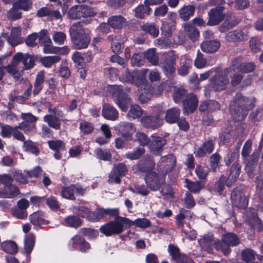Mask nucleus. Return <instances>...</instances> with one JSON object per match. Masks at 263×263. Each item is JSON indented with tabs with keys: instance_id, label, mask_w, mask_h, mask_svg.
Instances as JSON below:
<instances>
[{
	"instance_id": "obj_43",
	"label": "nucleus",
	"mask_w": 263,
	"mask_h": 263,
	"mask_svg": "<svg viewBox=\"0 0 263 263\" xmlns=\"http://www.w3.org/2000/svg\"><path fill=\"white\" fill-rule=\"evenodd\" d=\"M65 222L67 226L77 228L82 225L81 219L77 216L72 215L65 218Z\"/></svg>"
},
{
	"instance_id": "obj_47",
	"label": "nucleus",
	"mask_w": 263,
	"mask_h": 263,
	"mask_svg": "<svg viewBox=\"0 0 263 263\" xmlns=\"http://www.w3.org/2000/svg\"><path fill=\"white\" fill-rule=\"evenodd\" d=\"M35 243V236L32 234H29L25 240L24 249L25 252L29 254H30L34 246Z\"/></svg>"
},
{
	"instance_id": "obj_37",
	"label": "nucleus",
	"mask_w": 263,
	"mask_h": 263,
	"mask_svg": "<svg viewBox=\"0 0 263 263\" xmlns=\"http://www.w3.org/2000/svg\"><path fill=\"white\" fill-rule=\"evenodd\" d=\"M143 113V110L141 107L138 105L134 104L130 105L126 116L128 119H135L140 118Z\"/></svg>"
},
{
	"instance_id": "obj_9",
	"label": "nucleus",
	"mask_w": 263,
	"mask_h": 263,
	"mask_svg": "<svg viewBox=\"0 0 263 263\" xmlns=\"http://www.w3.org/2000/svg\"><path fill=\"white\" fill-rule=\"evenodd\" d=\"M115 129L127 140L132 139L133 135L136 130L133 123L126 121L120 122L115 126Z\"/></svg>"
},
{
	"instance_id": "obj_45",
	"label": "nucleus",
	"mask_w": 263,
	"mask_h": 263,
	"mask_svg": "<svg viewBox=\"0 0 263 263\" xmlns=\"http://www.w3.org/2000/svg\"><path fill=\"white\" fill-rule=\"evenodd\" d=\"M161 64L164 74L168 78L171 77L176 70L175 65L162 60H161Z\"/></svg>"
},
{
	"instance_id": "obj_29",
	"label": "nucleus",
	"mask_w": 263,
	"mask_h": 263,
	"mask_svg": "<svg viewBox=\"0 0 263 263\" xmlns=\"http://www.w3.org/2000/svg\"><path fill=\"white\" fill-rule=\"evenodd\" d=\"M107 22L110 27L114 29H120L126 23V18L121 15H114L109 17Z\"/></svg>"
},
{
	"instance_id": "obj_42",
	"label": "nucleus",
	"mask_w": 263,
	"mask_h": 263,
	"mask_svg": "<svg viewBox=\"0 0 263 263\" xmlns=\"http://www.w3.org/2000/svg\"><path fill=\"white\" fill-rule=\"evenodd\" d=\"M61 60V57L59 55L47 56L41 58V62L44 67L49 68L54 64L60 62Z\"/></svg>"
},
{
	"instance_id": "obj_10",
	"label": "nucleus",
	"mask_w": 263,
	"mask_h": 263,
	"mask_svg": "<svg viewBox=\"0 0 263 263\" xmlns=\"http://www.w3.org/2000/svg\"><path fill=\"white\" fill-rule=\"evenodd\" d=\"M176 160L174 156L168 155L162 157L157 163V168L160 174L164 176L174 167Z\"/></svg>"
},
{
	"instance_id": "obj_38",
	"label": "nucleus",
	"mask_w": 263,
	"mask_h": 263,
	"mask_svg": "<svg viewBox=\"0 0 263 263\" xmlns=\"http://www.w3.org/2000/svg\"><path fill=\"white\" fill-rule=\"evenodd\" d=\"M120 36L118 35H110L107 37V40L111 43V47L114 52H119L123 48L122 44L119 41Z\"/></svg>"
},
{
	"instance_id": "obj_40",
	"label": "nucleus",
	"mask_w": 263,
	"mask_h": 263,
	"mask_svg": "<svg viewBox=\"0 0 263 263\" xmlns=\"http://www.w3.org/2000/svg\"><path fill=\"white\" fill-rule=\"evenodd\" d=\"M23 147L26 152L35 156H37L40 153V150L36 144L30 140L24 141Z\"/></svg>"
},
{
	"instance_id": "obj_14",
	"label": "nucleus",
	"mask_w": 263,
	"mask_h": 263,
	"mask_svg": "<svg viewBox=\"0 0 263 263\" xmlns=\"http://www.w3.org/2000/svg\"><path fill=\"white\" fill-rule=\"evenodd\" d=\"M231 199L233 204L240 209H245L248 203L247 197L239 189H234L231 194Z\"/></svg>"
},
{
	"instance_id": "obj_63",
	"label": "nucleus",
	"mask_w": 263,
	"mask_h": 263,
	"mask_svg": "<svg viewBox=\"0 0 263 263\" xmlns=\"http://www.w3.org/2000/svg\"><path fill=\"white\" fill-rule=\"evenodd\" d=\"M112 170L121 177L124 176L128 172V168L124 163H119L114 165Z\"/></svg>"
},
{
	"instance_id": "obj_6",
	"label": "nucleus",
	"mask_w": 263,
	"mask_h": 263,
	"mask_svg": "<svg viewBox=\"0 0 263 263\" xmlns=\"http://www.w3.org/2000/svg\"><path fill=\"white\" fill-rule=\"evenodd\" d=\"M221 240L222 242L220 240L215 242V249L221 250L224 255H228L230 253V247L236 246L240 243L238 237L233 233L222 235Z\"/></svg>"
},
{
	"instance_id": "obj_61",
	"label": "nucleus",
	"mask_w": 263,
	"mask_h": 263,
	"mask_svg": "<svg viewBox=\"0 0 263 263\" xmlns=\"http://www.w3.org/2000/svg\"><path fill=\"white\" fill-rule=\"evenodd\" d=\"M145 62V57L143 53H135L131 59V63L135 66L143 65Z\"/></svg>"
},
{
	"instance_id": "obj_25",
	"label": "nucleus",
	"mask_w": 263,
	"mask_h": 263,
	"mask_svg": "<svg viewBox=\"0 0 263 263\" xmlns=\"http://www.w3.org/2000/svg\"><path fill=\"white\" fill-rule=\"evenodd\" d=\"M241 166L240 164L236 162L231 166L230 175L228 178L226 185L230 186L234 183L239 177L240 172Z\"/></svg>"
},
{
	"instance_id": "obj_3",
	"label": "nucleus",
	"mask_w": 263,
	"mask_h": 263,
	"mask_svg": "<svg viewBox=\"0 0 263 263\" xmlns=\"http://www.w3.org/2000/svg\"><path fill=\"white\" fill-rule=\"evenodd\" d=\"M166 107L163 104H158L155 106L152 115L145 116L142 117L141 122L145 128L155 129L160 127L163 123V115Z\"/></svg>"
},
{
	"instance_id": "obj_13",
	"label": "nucleus",
	"mask_w": 263,
	"mask_h": 263,
	"mask_svg": "<svg viewBox=\"0 0 263 263\" xmlns=\"http://www.w3.org/2000/svg\"><path fill=\"white\" fill-rule=\"evenodd\" d=\"M155 166L154 158L150 155H146L137 164V170L141 172L149 174L152 172Z\"/></svg>"
},
{
	"instance_id": "obj_23",
	"label": "nucleus",
	"mask_w": 263,
	"mask_h": 263,
	"mask_svg": "<svg viewBox=\"0 0 263 263\" xmlns=\"http://www.w3.org/2000/svg\"><path fill=\"white\" fill-rule=\"evenodd\" d=\"M102 116L106 119L115 121L119 116L118 110L110 104H105L103 106Z\"/></svg>"
},
{
	"instance_id": "obj_49",
	"label": "nucleus",
	"mask_w": 263,
	"mask_h": 263,
	"mask_svg": "<svg viewBox=\"0 0 263 263\" xmlns=\"http://www.w3.org/2000/svg\"><path fill=\"white\" fill-rule=\"evenodd\" d=\"M134 77L131 83L137 85L138 87L142 85L146 84L145 83V78L144 74L139 70H134Z\"/></svg>"
},
{
	"instance_id": "obj_64",
	"label": "nucleus",
	"mask_w": 263,
	"mask_h": 263,
	"mask_svg": "<svg viewBox=\"0 0 263 263\" xmlns=\"http://www.w3.org/2000/svg\"><path fill=\"white\" fill-rule=\"evenodd\" d=\"M186 90L181 87L175 88L173 92V100L176 102H180L182 99L186 95Z\"/></svg>"
},
{
	"instance_id": "obj_31",
	"label": "nucleus",
	"mask_w": 263,
	"mask_h": 263,
	"mask_svg": "<svg viewBox=\"0 0 263 263\" xmlns=\"http://www.w3.org/2000/svg\"><path fill=\"white\" fill-rule=\"evenodd\" d=\"M20 193V190L16 186L13 184L5 186L1 190L0 195L3 198H11L17 196Z\"/></svg>"
},
{
	"instance_id": "obj_57",
	"label": "nucleus",
	"mask_w": 263,
	"mask_h": 263,
	"mask_svg": "<svg viewBox=\"0 0 263 263\" xmlns=\"http://www.w3.org/2000/svg\"><path fill=\"white\" fill-rule=\"evenodd\" d=\"M255 252L251 249H246L242 251L241 257L246 262L249 263L255 259Z\"/></svg>"
},
{
	"instance_id": "obj_51",
	"label": "nucleus",
	"mask_w": 263,
	"mask_h": 263,
	"mask_svg": "<svg viewBox=\"0 0 263 263\" xmlns=\"http://www.w3.org/2000/svg\"><path fill=\"white\" fill-rule=\"evenodd\" d=\"M145 153L143 147H137L132 152L126 153L125 157L130 160H136L139 159Z\"/></svg>"
},
{
	"instance_id": "obj_30",
	"label": "nucleus",
	"mask_w": 263,
	"mask_h": 263,
	"mask_svg": "<svg viewBox=\"0 0 263 263\" xmlns=\"http://www.w3.org/2000/svg\"><path fill=\"white\" fill-rule=\"evenodd\" d=\"M180 115V109L176 107L167 109L165 112V120L170 124L177 122Z\"/></svg>"
},
{
	"instance_id": "obj_22",
	"label": "nucleus",
	"mask_w": 263,
	"mask_h": 263,
	"mask_svg": "<svg viewBox=\"0 0 263 263\" xmlns=\"http://www.w3.org/2000/svg\"><path fill=\"white\" fill-rule=\"evenodd\" d=\"M45 213L42 211H37L33 213L29 216L30 222L36 226H40L42 224H48L49 221L45 219Z\"/></svg>"
},
{
	"instance_id": "obj_24",
	"label": "nucleus",
	"mask_w": 263,
	"mask_h": 263,
	"mask_svg": "<svg viewBox=\"0 0 263 263\" xmlns=\"http://www.w3.org/2000/svg\"><path fill=\"white\" fill-rule=\"evenodd\" d=\"M220 47V43L217 40L206 41L200 45L202 51L206 53H214Z\"/></svg>"
},
{
	"instance_id": "obj_39",
	"label": "nucleus",
	"mask_w": 263,
	"mask_h": 263,
	"mask_svg": "<svg viewBox=\"0 0 263 263\" xmlns=\"http://www.w3.org/2000/svg\"><path fill=\"white\" fill-rule=\"evenodd\" d=\"M143 53L145 59H146L149 63L154 65H158L159 62V58L155 49H149Z\"/></svg>"
},
{
	"instance_id": "obj_50",
	"label": "nucleus",
	"mask_w": 263,
	"mask_h": 263,
	"mask_svg": "<svg viewBox=\"0 0 263 263\" xmlns=\"http://www.w3.org/2000/svg\"><path fill=\"white\" fill-rule=\"evenodd\" d=\"M74 184L68 187H63L61 190V196L63 198L69 200H74L75 196L73 191Z\"/></svg>"
},
{
	"instance_id": "obj_26",
	"label": "nucleus",
	"mask_w": 263,
	"mask_h": 263,
	"mask_svg": "<svg viewBox=\"0 0 263 263\" xmlns=\"http://www.w3.org/2000/svg\"><path fill=\"white\" fill-rule=\"evenodd\" d=\"M70 39L86 34L81 22H77L72 24L69 30Z\"/></svg>"
},
{
	"instance_id": "obj_62",
	"label": "nucleus",
	"mask_w": 263,
	"mask_h": 263,
	"mask_svg": "<svg viewBox=\"0 0 263 263\" xmlns=\"http://www.w3.org/2000/svg\"><path fill=\"white\" fill-rule=\"evenodd\" d=\"M67 36L65 33L62 31H54L53 33L52 39L53 41L59 45L64 44Z\"/></svg>"
},
{
	"instance_id": "obj_60",
	"label": "nucleus",
	"mask_w": 263,
	"mask_h": 263,
	"mask_svg": "<svg viewBox=\"0 0 263 263\" xmlns=\"http://www.w3.org/2000/svg\"><path fill=\"white\" fill-rule=\"evenodd\" d=\"M143 30L148 33L154 37L158 36L159 34V29L154 24H146L141 26Z\"/></svg>"
},
{
	"instance_id": "obj_58",
	"label": "nucleus",
	"mask_w": 263,
	"mask_h": 263,
	"mask_svg": "<svg viewBox=\"0 0 263 263\" xmlns=\"http://www.w3.org/2000/svg\"><path fill=\"white\" fill-rule=\"evenodd\" d=\"M37 38L41 44H52V41L49 36L48 31L46 29L42 30L37 33Z\"/></svg>"
},
{
	"instance_id": "obj_16",
	"label": "nucleus",
	"mask_w": 263,
	"mask_h": 263,
	"mask_svg": "<svg viewBox=\"0 0 263 263\" xmlns=\"http://www.w3.org/2000/svg\"><path fill=\"white\" fill-rule=\"evenodd\" d=\"M168 250L172 259L176 263H193V261L186 255L179 252V249L178 247L170 245Z\"/></svg>"
},
{
	"instance_id": "obj_36",
	"label": "nucleus",
	"mask_w": 263,
	"mask_h": 263,
	"mask_svg": "<svg viewBox=\"0 0 263 263\" xmlns=\"http://www.w3.org/2000/svg\"><path fill=\"white\" fill-rule=\"evenodd\" d=\"M45 80V74L43 71L39 72L36 75L34 83L33 92L34 95H37L43 88L42 84Z\"/></svg>"
},
{
	"instance_id": "obj_34",
	"label": "nucleus",
	"mask_w": 263,
	"mask_h": 263,
	"mask_svg": "<svg viewBox=\"0 0 263 263\" xmlns=\"http://www.w3.org/2000/svg\"><path fill=\"white\" fill-rule=\"evenodd\" d=\"M184 30L186 35L193 41H196L199 37V31L191 24L186 23L184 26Z\"/></svg>"
},
{
	"instance_id": "obj_2",
	"label": "nucleus",
	"mask_w": 263,
	"mask_h": 263,
	"mask_svg": "<svg viewBox=\"0 0 263 263\" xmlns=\"http://www.w3.org/2000/svg\"><path fill=\"white\" fill-rule=\"evenodd\" d=\"M132 224V221L130 219L120 217L102 226L100 228V231L107 236L118 235L123 232L124 228L129 227Z\"/></svg>"
},
{
	"instance_id": "obj_1",
	"label": "nucleus",
	"mask_w": 263,
	"mask_h": 263,
	"mask_svg": "<svg viewBox=\"0 0 263 263\" xmlns=\"http://www.w3.org/2000/svg\"><path fill=\"white\" fill-rule=\"evenodd\" d=\"M254 98L253 97H245L241 93H237L230 106L233 119L236 122L245 120L248 110L254 107Z\"/></svg>"
},
{
	"instance_id": "obj_17",
	"label": "nucleus",
	"mask_w": 263,
	"mask_h": 263,
	"mask_svg": "<svg viewBox=\"0 0 263 263\" xmlns=\"http://www.w3.org/2000/svg\"><path fill=\"white\" fill-rule=\"evenodd\" d=\"M145 182L147 186L153 191L159 189L160 184L163 182V179L159 178L158 175L155 172H150L145 177Z\"/></svg>"
},
{
	"instance_id": "obj_8",
	"label": "nucleus",
	"mask_w": 263,
	"mask_h": 263,
	"mask_svg": "<svg viewBox=\"0 0 263 263\" xmlns=\"http://www.w3.org/2000/svg\"><path fill=\"white\" fill-rule=\"evenodd\" d=\"M225 71L224 73H218L212 77L209 80L210 87L215 91L220 92L226 89L229 83V79Z\"/></svg>"
},
{
	"instance_id": "obj_33",
	"label": "nucleus",
	"mask_w": 263,
	"mask_h": 263,
	"mask_svg": "<svg viewBox=\"0 0 263 263\" xmlns=\"http://www.w3.org/2000/svg\"><path fill=\"white\" fill-rule=\"evenodd\" d=\"M44 121L49 127L55 130H59L61 128V118L53 117V115H47L44 117Z\"/></svg>"
},
{
	"instance_id": "obj_4",
	"label": "nucleus",
	"mask_w": 263,
	"mask_h": 263,
	"mask_svg": "<svg viewBox=\"0 0 263 263\" xmlns=\"http://www.w3.org/2000/svg\"><path fill=\"white\" fill-rule=\"evenodd\" d=\"M193 215L190 211L181 209L179 213L176 216V223L177 227L181 229L186 237L190 239H195L196 237L195 232L191 230L187 221L190 220Z\"/></svg>"
},
{
	"instance_id": "obj_56",
	"label": "nucleus",
	"mask_w": 263,
	"mask_h": 263,
	"mask_svg": "<svg viewBox=\"0 0 263 263\" xmlns=\"http://www.w3.org/2000/svg\"><path fill=\"white\" fill-rule=\"evenodd\" d=\"M249 223L254 229L258 231H261L263 230V223L262 221L259 219L255 215H253L252 217L248 219Z\"/></svg>"
},
{
	"instance_id": "obj_19",
	"label": "nucleus",
	"mask_w": 263,
	"mask_h": 263,
	"mask_svg": "<svg viewBox=\"0 0 263 263\" xmlns=\"http://www.w3.org/2000/svg\"><path fill=\"white\" fill-rule=\"evenodd\" d=\"M90 37L88 33L71 40L72 47L77 50L87 48L90 42Z\"/></svg>"
},
{
	"instance_id": "obj_54",
	"label": "nucleus",
	"mask_w": 263,
	"mask_h": 263,
	"mask_svg": "<svg viewBox=\"0 0 263 263\" xmlns=\"http://www.w3.org/2000/svg\"><path fill=\"white\" fill-rule=\"evenodd\" d=\"M129 190L133 193L140 194L142 196H146L149 191L144 185L136 184L133 187H130Z\"/></svg>"
},
{
	"instance_id": "obj_44",
	"label": "nucleus",
	"mask_w": 263,
	"mask_h": 263,
	"mask_svg": "<svg viewBox=\"0 0 263 263\" xmlns=\"http://www.w3.org/2000/svg\"><path fill=\"white\" fill-rule=\"evenodd\" d=\"M2 250L5 252L9 254L16 253L17 252V246L12 241H6L1 244Z\"/></svg>"
},
{
	"instance_id": "obj_32",
	"label": "nucleus",
	"mask_w": 263,
	"mask_h": 263,
	"mask_svg": "<svg viewBox=\"0 0 263 263\" xmlns=\"http://www.w3.org/2000/svg\"><path fill=\"white\" fill-rule=\"evenodd\" d=\"M195 11L194 5L185 6L179 10L180 17L184 21L189 20L193 16Z\"/></svg>"
},
{
	"instance_id": "obj_5",
	"label": "nucleus",
	"mask_w": 263,
	"mask_h": 263,
	"mask_svg": "<svg viewBox=\"0 0 263 263\" xmlns=\"http://www.w3.org/2000/svg\"><path fill=\"white\" fill-rule=\"evenodd\" d=\"M109 93L115 103L122 111H126L131 99L120 86L113 85L109 89Z\"/></svg>"
},
{
	"instance_id": "obj_28",
	"label": "nucleus",
	"mask_w": 263,
	"mask_h": 263,
	"mask_svg": "<svg viewBox=\"0 0 263 263\" xmlns=\"http://www.w3.org/2000/svg\"><path fill=\"white\" fill-rule=\"evenodd\" d=\"M218 240H215L213 235H207L199 239L198 242L203 249L210 253L212 250V246L215 248V242Z\"/></svg>"
},
{
	"instance_id": "obj_11",
	"label": "nucleus",
	"mask_w": 263,
	"mask_h": 263,
	"mask_svg": "<svg viewBox=\"0 0 263 263\" xmlns=\"http://www.w3.org/2000/svg\"><path fill=\"white\" fill-rule=\"evenodd\" d=\"M224 10V7L222 6H218L215 8L211 9L208 13V25L215 26L221 22L225 17V14L223 12Z\"/></svg>"
},
{
	"instance_id": "obj_48",
	"label": "nucleus",
	"mask_w": 263,
	"mask_h": 263,
	"mask_svg": "<svg viewBox=\"0 0 263 263\" xmlns=\"http://www.w3.org/2000/svg\"><path fill=\"white\" fill-rule=\"evenodd\" d=\"M178 58V55L174 50H170L163 53L161 60L175 65Z\"/></svg>"
},
{
	"instance_id": "obj_7",
	"label": "nucleus",
	"mask_w": 263,
	"mask_h": 263,
	"mask_svg": "<svg viewBox=\"0 0 263 263\" xmlns=\"http://www.w3.org/2000/svg\"><path fill=\"white\" fill-rule=\"evenodd\" d=\"M94 9L86 5H76L72 6L68 12V17L72 20L86 18L96 14Z\"/></svg>"
},
{
	"instance_id": "obj_35",
	"label": "nucleus",
	"mask_w": 263,
	"mask_h": 263,
	"mask_svg": "<svg viewBox=\"0 0 263 263\" xmlns=\"http://www.w3.org/2000/svg\"><path fill=\"white\" fill-rule=\"evenodd\" d=\"M152 9L147 4L140 5L135 9V16L139 18H143L145 15H149Z\"/></svg>"
},
{
	"instance_id": "obj_27",
	"label": "nucleus",
	"mask_w": 263,
	"mask_h": 263,
	"mask_svg": "<svg viewBox=\"0 0 263 263\" xmlns=\"http://www.w3.org/2000/svg\"><path fill=\"white\" fill-rule=\"evenodd\" d=\"M214 145L215 143L212 140L205 142L197 151L195 154L196 156L202 157L208 153H211L214 150Z\"/></svg>"
},
{
	"instance_id": "obj_15",
	"label": "nucleus",
	"mask_w": 263,
	"mask_h": 263,
	"mask_svg": "<svg viewBox=\"0 0 263 263\" xmlns=\"http://www.w3.org/2000/svg\"><path fill=\"white\" fill-rule=\"evenodd\" d=\"M21 29L20 27H14L11 30V34L8 36V33H3L2 35L5 38L9 44L12 46H15L21 44L24 42V40L21 37Z\"/></svg>"
},
{
	"instance_id": "obj_59",
	"label": "nucleus",
	"mask_w": 263,
	"mask_h": 263,
	"mask_svg": "<svg viewBox=\"0 0 263 263\" xmlns=\"http://www.w3.org/2000/svg\"><path fill=\"white\" fill-rule=\"evenodd\" d=\"M242 58L241 57H238L234 59L232 61L231 66L225 70L228 73L232 71L237 70L240 71V68L242 65Z\"/></svg>"
},
{
	"instance_id": "obj_20",
	"label": "nucleus",
	"mask_w": 263,
	"mask_h": 263,
	"mask_svg": "<svg viewBox=\"0 0 263 263\" xmlns=\"http://www.w3.org/2000/svg\"><path fill=\"white\" fill-rule=\"evenodd\" d=\"M138 98L141 103L147 102L152 96V91L151 86L148 84L142 85L138 90Z\"/></svg>"
},
{
	"instance_id": "obj_41",
	"label": "nucleus",
	"mask_w": 263,
	"mask_h": 263,
	"mask_svg": "<svg viewBox=\"0 0 263 263\" xmlns=\"http://www.w3.org/2000/svg\"><path fill=\"white\" fill-rule=\"evenodd\" d=\"M185 182L186 183V187L192 193L195 194L198 193L203 188L202 185L199 181H192L186 179Z\"/></svg>"
},
{
	"instance_id": "obj_46",
	"label": "nucleus",
	"mask_w": 263,
	"mask_h": 263,
	"mask_svg": "<svg viewBox=\"0 0 263 263\" xmlns=\"http://www.w3.org/2000/svg\"><path fill=\"white\" fill-rule=\"evenodd\" d=\"M95 154L98 159L103 161H109L111 158V153L107 149L98 148L95 149Z\"/></svg>"
},
{
	"instance_id": "obj_55",
	"label": "nucleus",
	"mask_w": 263,
	"mask_h": 263,
	"mask_svg": "<svg viewBox=\"0 0 263 263\" xmlns=\"http://www.w3.org/2000/svg\"><path fill=\"white\" fill-rule=\"evenodd\" d=\"M227 181L226 177L224 175H221L219 180L215 183L213 191L220 194L224 189V184H226Z\"/></svg>"
},
{
	"instance_id": "obj_52",
	"label": "nucleus",
	"mask_w": 263,
	"mask_h": 263,
	"mask_svg": "<svg viewBox=\"0 0 263 263\" xmlns=\"http://www.w3.org/2000/svg\"><path fill=\"white\" fill-rule=\"evenodd\" d=\"M85 240L83 237L79 235L73 236L69 242V249L70 250H75L77 249V246L80 247L84 243Z\"/></svg>"
},
{
	"instance_id": "obj_53",
	"label": "nucleus",
	"mask_w": 263,
	"mask_h": 263,
	"mask_svg": "<svg viewBox=\"0 0 263 263\" xmlns=\"http://www.w3.org/2000/svg\"><path fill=\"white\" fill-rule=\"evenodd\" d=\"M46 202L49 208L53 211H57L60 208L61 204L57 198L53 196L46 198Z\"/></svg>"
},
{
	"instance_id": "obj_18",
	"label": "nucleus",
	"mask_w": 263,
	"mask_h": 263,
	"mask_svg": "<svg viewBox=\"0 0 263 263\" xmlns=\"http://www.w3.org/2000/svg\"><path fill=\"white\" fill-rule=\"evenodd\" d=\"M198 102V99L195 94H188L185 99L183 101L184 111L187 114L193 113L197 108Z\"/></svg>"
},
{
	"instance_id": "obj_21",
	"label": "nucleus",
	"mask_w": 263,
	"mask_h": 263,
	"mask_svg": "<svg viewBox=\"0 0 263 263\" xmlns=\"http://www.w3.org/2000/svg\"><path fill=\"white\" fill-rule=\"evenodd\" d=\"M248 34L243 30L236 29L228 32L226 36V39L229 42H241L248 40Z\"/></svg>"
},
{
	"instance_id": "obj_12",
	"label": "nucleus",
	"mask_w": 263,
	"mask_h": 263,
	"mask_svg": "<svg viewBox=\"0 0 263 263\" xmlns=\"http://www.w3.org/2000/svg\"><path fill=\"white\" fill-rule=\"evenodd\" d=\"M166 144V140L160 137L152 136L148 144L150 152L155 155H159L164 149V146Z\"/></svg>"
}]
</instances>
